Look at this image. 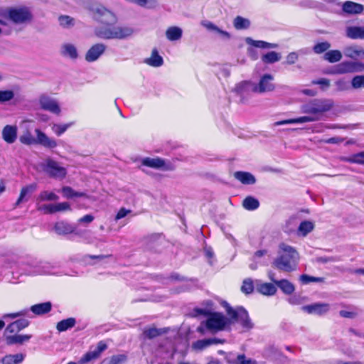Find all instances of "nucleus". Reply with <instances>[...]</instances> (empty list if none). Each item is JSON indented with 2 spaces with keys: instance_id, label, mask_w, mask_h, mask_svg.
I'll return each instance as SVG.
<instances>
[{
  "instance_id": "nucleus-1",
  "label": "nucleus",
  "mask_w": 364,
  "mask_h": 364,
  "mask_svg": "<svg viewBox=\"0 0 364 364\" xmlns=\"http://www.w3.org/2000/svg\"><path fill=\"white\" fill-rule=\"evenodd\" d=\"M93 18L107 27H97L95 29V34L103 39H123L133 33V29L129 27L112 26L116 23L117 18L115 14L101 4H95L90 7Z\"/></svg>"
},
{
  "instance_id": "nucleus-26",
  "label": "nucleus",
  "mask_w": 364,
  "mask_h": 364,
  "mask_svg": "<svg viewBox=\"0 0 364 364\" xmlns=\"http://www.w3.org/2000/svg\"><path fill=\"white\" fill-rule=\"evenodd\" d=\"M245 41L248 45L252 46L255 48L264 49H272L278 48V44L277 43H268L264 41H256L253 40L251 38H247Z\"/></svg>"
},
{
  "instance_id": "nucleus-21",
  "label": "nucleus",
  "mask_w": 364,
  "mask_h": 364,
  "mask_svg": "<svg viewBox=\"0 0 364 364\" xmlns=\"http://www.w3.org/2000/svg\"><path fill=\"white\" fill-rule=\"evenodd\" d=\"M144 63L151 67L158 68L164 64V60L159 54L157 49L154 48L151 51V57L146 58Z\"/></svg>"
},
{
  "instance_id": "nucleus-10",
  "label": "nucleus",
  "mask_w": 364,
  "mask_h": 364,
  "mask_svg": "<svg viewBox=\"0 0 364 364\" xmlns=\"http://www.w3.org/2000/svg\"><path fill=\"white\" fill-rule=\"evenodd\" d=\"M232 91L240 97V102L245 103L249 95L255 92V83L249 80L242 81L235 85Z\"/></svg>"
},
{
  "instance_id": "nucleus-16",
  "label": "nucleus",
  "mask_w": 364,
  "mask_h": 364,
  "mask_svg": "<svg viewBox=\"0 0 364 364\" xmlns=\"http://www.w3.org/2000/svg\"><path fill=\"white\" fill-rule=\"evenodd\" d=\"M342 9L345 13L349 14H359L364 10L363 5L350 1H347L343 3Z\"/></svg>"
},
{
  "instance_id": "nucleus-63",
  "label": "nucleus",
  "mask_w": 364,
  "mask_h": 364,
  "mask_svg": "<svg viewBox=\"0 0 364 364\" xmlns=\"http://www.w3.org/2000/svg\"><path fill=\"white\" fill-rule=\"evenodd\" d=\"M28 312V309H23L18 312L13 313V314H7L4 315L3 318H15L19 316H25Z\"/></svg>"
},
{
  "instance_id": "nucleus-58",
  "label": "nucleus",
  "mask_w": 364,
  "mask_h": 364,
  "mask_svg": "<svg viewBox=\"0 0 364 364\" xmlns=\"http://www.w3.org/2000/svg\"><path fill=\"white\" fill-rule=\"evenodd\" d=\"M314 85H319L322 90H326L330 87V80L326 78H321L312 81Z\"/></svg>"
},
{
  "instance_id": "nucleus-12",
  "label": "nucleus",
  "mask_w": 364,
  "mask_h": 364,
  "mask_svg": "<svg viewBox=\"0 0 364 364\" xmlns=\"http://www.w3.org/2000/svg\"><path fill=\"white\" fill-rule=\"evenodd\" d=\"M274 76L271 74H264L261 76L257 84L255 83V92L264 93L272 92L275 89V85L273 83Z\"/></svg>"
},
{
  "instance_id": "nucleus-25",
  "label": "nucleus",
  "mask_w": 364,
  "mask_h": 364,
  "mask_svg": "<svg viewBox=\"0 0 364 364\" xmlns=\"http://www.w3.org/2000/svg\"><path fill=\"white\" fill-rule=\"evenodd\" d=\"M61 55L65 57H69L71 59H76L78 53L76 47L71 43H65L61 46Z\"/></svg>"
},
{
  "instance_id": "nucleus-54",
  "label": "nucleus",
  "mask_w": 364,
  "mask_h": 364,
  "mask_svg": "<svg viewBox=\"0 0 364 364\" xmlns=\"http://www.w3.org/2000/svg\"><path fill=\"white\" fill-rule=\"evenodd\" d=\"M335 85L336 86V90L338 92L346 91L350 88L348 82L345 79L338 80L336 81Z\"/></svg>"
},
{
  "instance_id": "nucleus-49",
  "label": "nucleus",
  "mask_w": 364,
  "mask_h": 364,
  "mask_svg": "<svg viewBox=\"0 0 364 364\" xmlns=\"http://www.w3.org/2000/svg\"><path fill=\"white\" fill-rule=\"evenodd\" d=\"M351 87L355 90L364 88V75L354 76L351 80Z\"/></svg>"
},
{
  "instance_id": "nucleus-41",
  "label": "nucleus",
  "mask_w": 364,
  "mask_h": 364,
  "mask_svg": "<svg viewBox=\"0 0 364 364\" xmlns=\"http://www.w3.org/2000/svg\"><path fill=\"white\" fill-rule=\"evenodd\" d=\"M233 25L237 30L247 29L250 26V21L247 18L237 16L233 21Z\"/></svg>"
},
{
  "instance_id": "nucleus-9",
  "label": "nucleus",
  "mask_w": 364,
  "mask_h": 364,
  "mask_svg": "<svg viewBox=\"0 0 364 364\" xmlns=\"http://www.w3.org/2000/svg\"><path fill=\"white\" fill-rule=\"evenodd\" d=\"M364 71V63L358 61H343L338 64L333 73L346 74Z\"/></svg>"
},
{
  "instance_id": "nucleus-17",
  "label": "nucleus",
  "mask_w": 364,
  "mask_h": 364,
  "mask_svg": "<svg viewBox=\"0 0 364 364\" xmlns=\"http://www.w3.org/2000/svg\"><path fill=\"white\" fill-rule=\"evenodd\" d=\"M2 137L8 144L14 143L17 138V127L11 125L5 126L2 131Z\"/></svg>"
},
{
  "instance_id": "nucleus-24",
  "label": "nucleus",
  "mask_w": 364,
  "mask_h": 364,
  "mask_svg": "<svg viewBox=\"0 0 364 364\" xmlns=\"http://www.w3.org/2000/svg\"><path fill=\"white\" fill-rule=\"evenodd\" d=\"M346 36L351 39H364V27L349 26L346 28Z\"/></svg>"
},
{
  "instance_id": "nucleus-3",
  "label": "nucleus",
  "mask_w": 364,
  "mask_h": 364,
  "mask_svg": "<svg viewBox=\"0 0 364 364\" xmlns=\"http://www.w3.org/2000/svg\"><path fill=\"white\" fill-rule=\"evenodd\" d=\"M333 106L334 102L331 99L315 98L303 104L301 106V111L304 114L318 117V120H320L323 114L330 111Z\"/></svg>"
},
{
  "instance_id": "nucleus-52",
  "label": "nucleus",
  "mask_w": 364,
  "mask_h": 364,
  "mask_svg": "<svg viewBox=\"0 0 364 364\" xmlns=\"http://www.w3.org/2000/svg\"><path fill=\"white\" fill-rule=\"evenodd\" d=\"M73 124V122L64 124H55L53 127V130L58 136H60Z\"/></svg>"
},
{
  "instance_id": "nucleus-4",
  "label": "nucleus",
  "mask_w": 364,
  "mask_h": 364,
  "mask_svg": "<svg viewBox=\"0 0 364 364\" xmlns=\"http://www.w3.org/2000/svg\"><path fill=\"white\" fill-rule=\"evenodd\" d=\"M231 323V321L220 313L214 312L209 314L205 321L201 323L197 331L205 334V329L211 333H216L225 329L226 326Z\"/></svg>"
},
{
  "instance_id": "nucleus-51",
  "label": "nucleus",
  "mask_w": 364,
  "mask_h": 364,
  "mask_svg": "<svg viewBox=\"0 0 364 364\" xmlns=\"http://www.w3.org/2000/svg\"><path fill=\"white\" fill-rule=\"evenodd\" d=\"M100 355L95 351V350L89 351L81 358L80 362V363H88L98 358Z\"/></svg>"
},
{
  "instance_id": "nucleus-7",
  "label": "nucleus",
  "mask_w": 364,
  "mask_h": 364,
  "mask_svg": "<svg viewBox=\"0 0 364 364\" xmlns=\"http://www.w3.org/2000/svg\"><path fill=\"white\" fill-rule=\"evenodd\" d=\"M3 16L15 24H23L30 22L33 18L31 10L25 6L9 9Z\"/></svg>"
},
{
  "instance_id": "nucleus-43",
  "label": "nucleus",
  "mask_w": 364,
  "mask_h": 364,
  "mask_svg": "<svg viewBox=\"0 0 364 364\" xmlns=\"http://www.w3.org/2000/svg\"><path fill=\"white\" fill-rule=\"evenodd\" d=\"M299 280L301 284H308L310 282H323L325 281V278L313 277L308 274H301L299 277Z\"/></svg>"
},
{
  "instance_id": "nucleus-2",
  "label": "nucleus",
  "mask_w": 364,
  "mask_h": 364,
  "mask_svg": "<svg viewBox=\"0 0 364 364\" xmlns=\"http://www.w3.org/2000/svg\"><path fill=\"white\" fill-rule=\"evenodd\" d=\"M279 255L274 259L272 267L283 272H291L297 267L298 252L296 250L284 243L279 245Z\"/></svg>"
},
{
  "instance_id": "nucleus-11",
  "label": "nucleus",
  "mask_w": 364,
  "mask_h": 364,
  "mask_svg": "<svg viewBox=\"0 0 364 364\" xmlns=\"http://www.w3.org/2000/svg\"><path fill=\"white\" fill-rule=\"evenodd\" d=\"M39 105L43 110L48 111L55 114H60L61 109L56 100L48 95L42 94L39 97Z\"/></svg>"
},
{
  "instance_id": "nucleus-62",
  "label": "nucleus",
  "mask_w": 364,
  "mask_h": 364,
  "mask_svg": "<svg viewBox=\"0 0 364 364\" xmlns=\"http://www.w3.org/2000/svg\"><path fill=\"white\" fill-rule=\"evenodd\" d=\"M74 191L75 190L70 186H64L62 188L63 196L68 199L74 198Z\"/></svg>"
},
{
  "instance_id": "nucleus-35",
  "label": "nucleus",
  "mask_w": 364,
  "mask_h": 364,
  "mask_svg": "<svg viewBox=\"0 0 364 364\" xmlns=\"http://www.w3.org/2000/svg\"><path fill=\"white\" fill-rule=\"evenodd\" d=\"M76 320L75 318L70 317L63 319L57 323L56 328L59 332L65 331L75 326Z\"/></svg>"
},
{
  "instance_id": "nucleus-32",
  "label": "nucleus",
  "mask_w": 364,
  "mask_h": 364,
  "mask_svg": "<svg viewBox=\"0 0 364 364\" xmlns=\"http://www.w3.org/2000/svg\"><path fill=\"white\" fill-rule=\"evenodd\" d=\"M36 188H37L36 183H31L25 187H23L21 191L20 196H19L17 201L16 202L15 206H18L23 200L26 201L28 199L25 198L26 196L28 193H31L34 192L36 190Z\"/></svg>"
},
{
  "instance_id": "nucleus-36",
  "label": "nucleus",
  "mask_w": 364,
  "mask_h": 364,
  "mask_svg": "<svg viewBox=\"0 0 364 364\" xmlns=\"http://www.w3.org/2000/svg\"><path fill=\"white\" fill-rule=\"evenodd\" d=\"M342 58V53L338 50H331L325 53L323 59L331 63L340 61Z\"/></svg>"
},
{
  "instance_id": "nucleus-33",
  "label": "nucleus",
  "mask_w": 364,
  "mask_h": 364,
  "mask_svg": "<svg viewBox=\"0 0 364 364\" xmlns=\"http://www.w3.org/2000/svg\"><path fill=\"white\" fill-rule=\"evenodd\" d=\"M281 58V54L275 51H269L261 57L262 61L265 64H273L279 61Z\"/></svg>"
},
{
  "instance_id": "nucleus-56",
  "label": "nucleus",
  "mask_w": 364,
  "mask_h": 364,
  "mask_svg": "<svg viewBox=\"0 0 364 364\" xmlns=\"http://www.w3.org/2000/svg\"><path fill=\"white\" fill-rule=\"evenodd\" d=\"M60 26L69 27L74 25V19L69 16H60L58 18Z\"/></svg>"
},
{
  "instance_id": "nucleus-55",
  "label": "nucleus",
  "mask_w": 364,
  "mask_h": 364,
  "mask_svg": "<svg viewBox=\"0 0 364 364\" xmlns=\"http://www.w3.org/2000/svg\"><path fill=\"white\" fill-rule=\"evenodd\" d=\"M315 121H318V117H314L311 114L309 116H303L293 119L294 124H302Z\"/></svg>"
},
{
  "instance_id": "nucleus-57",
  "label": "nucleus",
  "mask_w": 364,
  "mask_h": 364,
  "mask_svg": "<svg viewBox=\"0 0 364 364\" xmlns=\"http://www.w3.org/2000/svg\"><path fill=\"white\" fill-rule=\"evenodd\" d=\"M363 156V154L358 153V154L352 155L350 157L342 156V157H341V161H345V162L353 163V164H358V162H360V156Z\"/></svg>"
},
{
  "instance_id": "nucleus-53",
  "label": "nucleus",
  "mask_w": 364,
  "mask_h": 364,
  "mask_svg": "<svg viewBox=\"0 0 364 364\" xmlns=\"http://www.w3.org/2000/svg\"><path fill=\"white\" fill-rule=\"evenodd\" d=\"M341 260V257L339 256H332V257H317L316 258V262L321 264H326L328 262H336Z\"/></svg>"
},
{
  "instance_id": "nucleus-34",
  "label": "nucleus",
  "mask_w": 364,
  "mask_h": 364,
  "mask_svg": "<svg viewBox=\"0 0 364 364\" xmlns=\"http://www.w3.org/2000/svg\"><path fill=\"white\" fill-rule=\"evenodd\" d=\"M314 228V224L313 222L309 220H304L302 221L297 230V233L299 235L305 237L306 236L309 232H311Z\"/></svg>"
},
{
  "instance_id": "nucleus-46",
  "label": "nucleus",
  "mask_w": 364,
  "mask_h": 364,
  "mask_svg": "<svg viewBox=\"0 0 364 364\" xmlns=\"http://www.w3.org/2000/svg\"><path fill=\"white\" fill-rule=\"evenodd\" d=\"M59 197L55 193L46 191H42L38 196V199L41 201H55Z\"/></svg>"
},
{
  "instance_id": "nucleus-50",
  "label": "nucleus",
  "mask_w": 364,
  "mask_h": 364,
  "mask_svg": "<svg viewBox=\"0 0 364 364\" xmlns=\"http://www.w3.org/2000/svg\"><path fill=\"white\" fill-rule=\"evenodd\" d=\"M134 4L147 9H154L158 6L157 0H135Z\"/></svg>"
},
{
  "instance_id": "nucleus-37",
  "label": "nucleus",
  "mask_w": 364,
  "mask_h": 364,
  "mask_svg": "<svg viewBox=\"0 0 364 364\" xmlns=\"http://www.w3.org/2000/svg\"><path fill=\"white\" fill-rule=\"evenodd\" d=\"M242 206L247 210H255L259 208V202L252 196H247L243 200Z\"/></svg>"
},
{
  "instance_id": "nucleus-18",
  "label": "nucleus",
  "mask_w": 364,
  "mask_h": 364,
  "mask_svg": "<svg viewBox=\"0 0 364 364\" xmlns=\"http://www.w3.org/2000/svg\"><path fill=\"white\" fill-rule=\"evenodd\" d=\"M141 164L145 166L151 167L156 169H168L165 168V161L161 158H149L146 157L141 160Z\"/></svg>"
},
{
  "instance_id": "nucleus-19",
  "label": "nucleus",
  "mask_w": 364,
  "mask_h": 364,
  "mask_svg": "<svg viewBox=\"0 0 364 364\" xmlns=\"http://www.w3.org/2000/svg\"><path fill=\"white\" fill-rule=\"evenodd\" d=\"M234 177L245 185H252L256 183L255 177L250 172L236 171L234 173Z\"/></svg>"
},
{
  "instance_id": "nucleus-8",
  "label": "nucleus",
  "mask_w": 364,
  "mask_h": 364,
  "mask_svg": "<svg viewBox=\"0 0 364 364\" xmlns=\"http://www.w3.org/2000/svg\"><path fill=\"white\" fill-rule=\"evenodd\" d=\"M43 170L50 178H63L67 174L65 168L60 166L59 164L51 159H47L41 165Z\"/></svg>"
},
{
  "instance_id": "nucleus-47",
  "label": "nucleus",
  "mask_w": 364,
  "mask_h": 364,
  "mask_svg": "<svg viewBox=\"0 0 364 364\" xmlns=\"http://www.w3.org/2000/svg\"><path fill=\"white\" fill-rule=\"evenodd\" d=\"M254 290L253 282L250 278L245 279L241 287V291L245 294L252 293Z\"/></svg>"
},
{
  "instance_id": "nucleus-31",
  "label": "nucleus",
  "mask_w": 364,
  "mask_h": 364,
  "mask_svg": "<svg viewBox=\"0 0 364 364\" xmlns=\"http://www.w3.org/2000/svg\"><path fill=\"white\" fill-rule=\"evenodd\" d=\"M276 285L285 294H291L294 290V285L289 280L282 279L276 282Z\"/></svg>"
},
{
  "instance_id": "nucleus-38",
  "label": "nucleus",
  "mask_w": 364,
  "mask_h": 364,
  "mask_svg": "<svg viewBox=\"0 0 364 364\" xmlns=\"http://www.w3.org/2000/svg\"><path fill=\"white\" fill-rule=\"evenodd\" d=\"M55 231L59 235H66L73 232L74 229L72 225L65 222H58L55 225Z\"/></svg>"
},
{
  "instance_id": "nucleus-42",
  "label": "nucleus",
  "mask_w": 364,
  "mask_h": 364,
  "mask_svg": "<svg viewBox=\"0 0 364 364\" xmlns=\"http://www.w3.org/2000/svg\"><path fill=\"white\" fill-rule=\"evenodd\" d=\"M166 331L161 328H150L148 329H145L144 331V335L146 338L149 339L154 338L162 333H165Z\"/></svg>"
},
{
  "instance_id": "nucleus-30",
  "label": "nucleus",
  "mask_w": 364,
  "mask_h": 364,
  "mask_svg": "<svg viewBox=\"0 0 364 364\" xmlns=\"http://www.w3.org/2000/svg\"><path fill=\"white\" fill-rule=\"evenodd\" d=\"M31 338V335L8 336L6 337V342L9 346L14 344H22L23 343L29 341Z\"/></svg>"
},
{
  "instance_id": "nucleus-48",
  "label": "nucleus",
  "mask_w": 364,
  "mask_h": 364,
  "mask_svg": "<svg viewBox=\"0 0 364 364\" xmlns=\"http://www.w3.org/2000/svg\"><path fill=\"white\" fill-rule=\"evenodd\" d=\"M14 95L13 90H0V103L3 104L11 101L14 99Z\"/></svg>"
},
{
  "instance_id": "nucleus-15",
  "label": "nucleus",
  "mask_w": 364,
  "mask_h": 364,
  "mask_svg": "<svg viewBox=\"0 0 364 364\" xmlns=\"http://www.w3.org/2000/svg\"><path fill=\"white\" fill-rule=\"evenodd\" d=\"M343 54L346 57L351 59H364V48L360 46H350L343 49Z\"/></svg>"
},
{
  "instance_id": "nucleus-28",
  "label": "nucleus",
  "mask_w": 364,
  "mask_h": 364,
  "mask_svg": "<svg viewBox=\"0 0 364 364\" xmlns=\"http://www.w3.org/2000/svg\"><path fill=\"white\" fill-rule=\"evenodd\" d=\"M257 291L262 294L272 296L277 292V287L272 283H262L257 286Z\"/></svg>"
},
{
  "instance_id": "nucleus-64",
  "label": "nucleus",
  "mask_w": 364,
  "mask_h": 364,
  "mask_svg": "<svg viewBox=\"0 0 364 364\" xmlns=\"http://www.w3.org/2000/svg\"><path fill=\"white\" fill-rule=\"evenodd\" d=\"M125 360V356L123 355H113L109 362V364H120L122 362Z\"/></svg>"
},
{
  "instance_id": "nucleus-44",
  "label": "nucleus",
  "mask_w": 364,
  "mask_h": 364,
  "mask_svg": "<svg viewBox=\"0 0 364 364\" xmlns=\"http://www.w3.org/2000/svg\"><path fill=\"white\" fill-rule=\"evenodd\" d=\"M210 342L208 338L198 340L192 343V348L195 350L201 351L209 347Z\"/></svg>"
},
{
  "instance_id": "nucleus-6",
  "label": "nucleus",
  "mask_w": 364,
  "mask_h": 364,
  "mask_svg": "<svg viewBox=\"0 0 364 364\" xmlns=\"http://www.w3.org/2000/svg\"><path fill=\"white\" fill-rule=\"evenodd\" d=\"M36 138H34L30 132L20 136V141L26 145L41 144L46 148L53 149L57 146L55 139L49 138L44 132L39 129H36Z\"/></svg>"
},
{
  "instance_id": "nucleus-61",
  "label": "nucleus",
  "mask_w": 364,
  "mask_h": 364,
  "mask_svg": "<svg viewBox=\"0 0 364 364\" xmlns=\"http://www.w3.org/2000/svg\"><path fill=\"white\" fill-rule=\"evenodd\" d=\"M298 53L296 52H291L287 55L285 63L288 65L294 64L296 61L298 60Z\"/></svg>"
},
{
  "instance_id": "nucleus-13",
  "label": "nucleus",
  "mask_w": 364,
  "mask_h": 364,
  "mask_svg": "<svg viewBox=\"0 0 364 364\" xmlns=\"http://www.w3.org/2000/svg\"><path fill=\"white\" fill-rule=\"evenodd\" d=\"M106 46L103 43H97L91 46L85 54V60L91 63L96 61L105 51Z\"/></svg>"
},
{
  "instance_id": "nucleus-27",
  "label": "nucleus",
  "mask_w": 364,
  "mask_h": 364,
  "mask_svg": "<svg viewBox=\"0 0 364 364\" xmlns=\"http://www.w3.org/2000/svg\"><path fill=\"white\" fill-rule=\"evenodd\" d=\"M24 360V355L22 353L9 354L4 356L0 362L1 364H19Z\"/></svg>"
},
{
  "instance_id": "nucleus-40",
  "label": "nucleus",
  "mask_w": 364,
  "mask_h": 364,
  "mask_svg": "<svg viewBox=\"0 0 364 364\" xmlns=\"http://www.w3.org/2000/svg\"><path fill=\"white\" fill-rule=\"evenodd\" d=\"M232 364H257V362L252 358H247L244 353L237 354L235 359L228 360Z\"/></svg>"
},
{
  "instance_id": "nucleus-29",
  "label": "nucleus",
  "mask_w": 364,
  "mask_h": 364,
  "mask_svg": "<svg viewBox=\"0 0 364 364\" xmlns=\"http://www.w3.org/2000/svg\"><path fill=\"white\" fill-rule=\"evenodd\" d=\"M183 31L178 26H171L166 31L167 39L171 41H178L182 37Z\"/></svg>"
},
{
  "instance_id": "nucleus-59",
  "label": "nucleus",
  "mask_w": 364,
  "mask_h": 364,
  "mask_svg": "<svg viewBox=\"0 0 364 364\" xmlns=\"http://www.w3.org/2000/svg\"><path fill=\"white\" fill-rule=\"evenodd\" d=\"M70 205L67 202L63 203H59L54 204V212H61V211H65V210H70Z\"/></svg>"
},
{
  "instance_id": "nucleus-5",
  "label": "nucleus",
  "mask_w": 364,
  "mask_h": 364,
  "mask_svg": "<svg viewBox=\"0 0 364 364\" xmlns=\"http://www.w3.org/2000/svg\"><path fill=\"white\" fill-rule=\"evenodd\" d=\"M221 305L225 309L227 314L230 316L233 321L239 322L244 328L247 330L254 327V323L252 322L247 311L243 306H240L233 309L225 301H223Z\"/></svg>"
},
{
  "instance_id": "nucleus-39",
  "label": "nucleus",
  "mask_w": 364,
  "mask_h": 364,
  "mask_svg": "<svg viewBox=\"0 0 364 364\" xmlns=\"http://www.w3.org/2000/svg\"><path fill=\"white\" fill-rule=\"evenodd\" d=\"M266 356L272 360L286 359L287 357L277 348L270 346L265 350Z\"/></svg>"
},
{
  "instance_id": "nucleus-45",
  "label": "nucleus",
  "mask_w": 364,
  "mask_h": 364,
  "mask_svg": "<svg viewBox=\"0 0 364 364\" xmlns=\"http://www.w3.org/2000/svg\"><path fill=\"white\" fill-rule=\"evenodd\" d=\"M331 48V44L328 41L318 43L313 47V51L316 54H321L327 50Z\"/></svg>"
},
{
  "instance_id": "nucleus-14",
  "label": "nucleus",
  "mask_w": 364,
  "mask_h": 364,
  "mask_svg": "<svg viewBox=\"0 0 364 364\" xmlns=\"http://www.w3.org/2000/svg\"><path fill=\"white\" fill-rule=\"evenodd\" d=\"M301 309L309 314L321 316L329 311V305L324 303H314L303 306Z\"/></svg>"
},
{
  "instance_id": "nucleus-60",
  "label": "nucleus",
  "mask_w": 364,
  "mask_h": 364,
  "mask_svg": "<svg viewBox=\"0 0 364 364\" xmlns=\"http://www.w3.org/2000/svg\"><path fill=\"white\" fill-rule=\"evenodd\" d=\"M38 210L43 211L45 214L54 213V204H44L38 208Z\"/></svg>"
},
{
  "instance_id": "nucleus-23",
  "label": "nucleus",
  "mask_w": 364,
  "mask_h": 364,
  "mask_svg": "<svg viewBox=\"0 0 364 364\" xmlns=\"http://www.w3.org/2000/svg\"><path fill=\"white\" fill-rule=\"evenodd\" d=\"M200 24L203 27H205L206 29H208V31L218 33V34H220L222 38H223L225 39H230L231 37L230 34L228 32H227L225 31H223L222 29L218 28L216 25H215L211 21H206V20L202 21Z\"/></svg>"
},
{
  "instance_id": "nucleus-20",
  "label": "nucleus",
  "mask_w": 364,
  "mask_h": 364,
  "mask_svg": "<svg viewBox=\"0 0 364 364\" xmlns=\"http://www.w3.org/2000/svg\"><path fill=\"white\" fill-rule=\"evenodd\" d=\"M29 325V321L26 318L18 319L7 326L6 332L15 333L21 331Z\"/></svg>"
},
{
  "instance_id": "nucleus-22",
  "label": "nucleus",
  "mask_w": 364,
  "mask_h": 364,
  "mask_svg": "<svg viewBox=\"0 0 364 364\" xmlns=\"http://www.w3.org/2000/svg\"><path fill=\"white\" fill-rule=\"evenodd\" d=\"M52 304L50 301L37 304L31 306L30 310L36 315L46 314L51 311Z\"/></svg>"
}]
</instances>
